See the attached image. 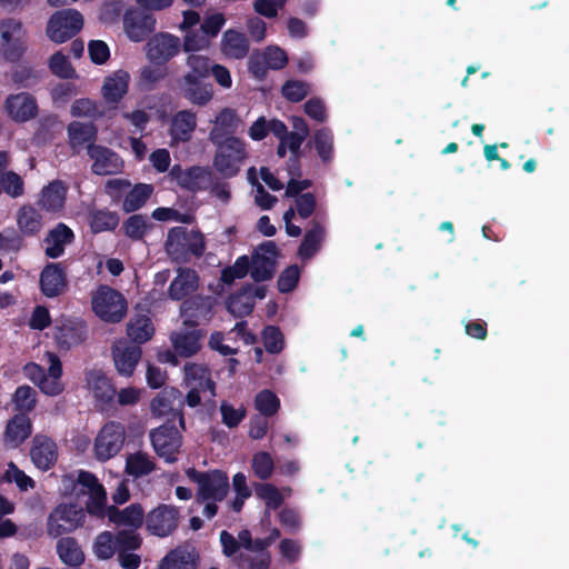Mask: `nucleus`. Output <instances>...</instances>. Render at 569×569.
Segmentation results:
<instances>
[{
  "label": "nucleus",
  "mask_w": 569,
  "mask_h": 569,
  "mask_svg": "<svg viewBox=\"0 0 569 569\" xmlns=\"http://www.w3.org/2000/svg\"><path fill=\"white\" fill-rule=\"evenodd\" d=\"M278 248L273 241L262 242L252 253L250 276L256 282L271 280L276 273Z\"/></svg>",
  "instance_id": "15"
},
{
  "label": "nucleus",
  "mask_w": 569,
  "mask_h": 569,
  "mask_svg": "<svg viewBox=\"0 0 569 569\" xmlns=\"http://www.w3.org/2000/svg\"><path fill=\"white\" fill-rule=\"evenodd\" d=\"M186 66L187 72L177 79L179 94L194 106L204 107L213 98V87L208 82V62L202 54L191 53Z\"/></svg>",
  "instance_id": "1"
},
{
  "label": "nucleus",
  "mask_w": 569,
  "mask_h": 569,
  "mask_svg": "<svg viewBox=\"0 0 569 569\" xmlns=\"http://www.w3.org/2000/svg\"><path fill=\"white\" fill-rule=\"evenodd\" d=\"M4 480L8 482H14L21 491H28L36 487L34 480L26 475L23 470L19 469L13 462L8 465V469L4 473Z\"/></svg>",
  "instance_id": "62"
},
{
  "label": "nucleus",
  "mask_w": 569,
  "mask_h": 569,
  "mask_svg": "<svg viewBox=\"0 0 569 569\" xmlns=\"http://www.w3.org/2000/svg\"><path fill=\"white\" fill-rule=\"evenodd\" d=\"M250 270V260L248 256L243 254L237 258L234 263L226 267L221 271V281L226 284H231L236 279L244 278Z\"/></svg>",
  "instance_id": "55"
},
{
  "label": "nucleus",
  "mask_w": 569,
  "mask_h": 569,
  "mask_svg": "<svg viewBox=\"0 0 569 569\" xmlns=\"http://www.w3.org/2000/svg\"><path fill=\"white\" fill-rule=\"evenodd\" d=\"M66 197L64 183L53 180L42 189L38 204L48 212H59L64 208Z\"/></svg>",
  "instance_id": "33"
},
{
  "label": "nucleus",
  "mask_w": 569,
  "mask_h": 569,
  "mask_svg": "<svg viewBox=\"0 0 569 569\" xmlns=\"http://www.w3.org/2000/svg\"><path fill=\"white\" fill-rule=\"evenodd\" d=\"M253 489L256 496L264 501L267 508L276 510L282 506L283 496L274 485L269 482H256Z\"/></svg>",
  "instance_id": "50"
},
{
  "label": "nucleus",
  "mask_w": 569,
  "mask_h": 569,
  "mask_svg": "<svg viewBox=\"0 0 569 569\" xmlns=\"http://www.w3.org/2000/svg\"><path fill=\"white\" fill-rule=\"evenodd\" d=\"M300 279V269L297 264L288 266L278 277L277 288L281 293L296 289Z\"/></svg>",
  "instance_id": "63"
},
{
  "label": "nucleus",
  "mask_w": 569,
  "mask_h": 569,
  "mask_svg": "<svg viewBox=\"0 0 569 569\" xmlns=\"http://www.w3.org/2000/svg\"><path fill=\"white\" fill-rule=\"evenodd\" d=\"M170 177L181 189L192 193L204 191L212 183L211 170L200 166L182 169L180 164H174L170 170Z\"/></svg>",
  "instance_id": "16"
},
{
  "label": "nucleus",
  "mask_w": 569,
  "mask_h": 569,
  "mask_svg": "<svg viewBox=\"0 0 569 569\" xmlns=\"http://www.w3.org/2000/svg\"><path fill=\"white\" fill-rule=\"evenodd\" d=\"M130 76L124 70H118L104 79L102 96L109 103H119L129 89Z\"/></svg>",
  "instance_id": "32"
},
{
  "label": "nucleus",
  "mask_w": 569,
  "mask_h": 569,
  "mask_svg": "<svg viewBox=\"0 0 569 569\" xmlns=\"http://www.w3.org/2000/svg\"><path fill=\"white\" fill-rule=\"evenodd\" d=\"M199 287V276L190 268H180L177 277L171 281L168 288V296L171 300H184L188 296L197 291Z\"/></svg>",
  "instance_id": "28"
},
{
  "label": "nucleus",
  "mask_w": 569,
  "mask_h": 569,
  "mask_svg": "<svg viewBox=\"0 0 569 569\" xmlns=\"http://www.w3.org/2000/svg\"><path fill=\"white\" fill-rule=\"evenodd\" d=\"M184 381L189 388H197L206 392H209V401L214 405L213 398L216 397V382L211 378L210 369L207 366L198 363H186L184 365Z\"/></svg>",
  "instance_id": "27"
},
{
  "label": "nucleus",
  "mask_w": 569,
  "mask_h": 569,
  "mask_svg": "<svg viewBox=\"0 0 569 569\" xmlns=\"http://www.w3.org/2000/svg\"><path fill=\"white\" fill-rule=\"evenodd\" d=\"M156 465L146 453L137 452L130 455L126 462V471L133 477H142L151 473Z\"/></svg>",
  "instance_id": "51"
},
{
  "label": "nucleus",
  "mask_w": 569,
  "mask_h": 569,
  "mask_svg": "<svg viewBox=\"0 0 569 569\" xmlns=\"http://www.w3.org/2000/svg\"><path fill=\"white\" fill-rule=\"evenodd\" d=\"M222 50L229 57L242 59L249 52V41L243 33L229 29L223 33Z\"/></svg>",
  "instance_id": "44"
},
{
  "label": "nucleus",
  "mask_w": 569,
  "mask_h": 569,
  "mask_svg": "<svg viewBox=\"0 0 569 569\" xmlns=\"http://www.w3.org/2000/svg\"><path fill=\"white\" fill-rule=\"evenodd\" d=\"M204 331L192 328L189 331L176 332L171 336L174 352L180 357L189 358L194 356L201 348V340Z\"/></svg>",
  "instance_id": "31"
},
{
  "label": "nucleus",
  "mask_w": 569,
  "mask_h": 569,
  "mask_svg": "<svg viewBox=\"0 0 569 569\" xmlns=\"http://www.w3.org/2000/svg\"><path fill=\"white\" fill-rule=\"evenodd\" d=\"M169 74V68L159 62H150L140 70L139 87L143 91H152Z\"/></svg>",
  "instance_id": "43"
},
{
  "label": "nucleus",
  "mask_w": 569,
  "mask_h": 569,
  "mask_svg": "<svg viewBox=\"0 0 569 569\" xmlns=\"http://www.w3.org/2000/svg\"><path fill=\"white\" fill-rule=\"evenodd\" d=\"M211 142L216 147L213 157L214 169L223 178L236 177L248 157L246 142L236 136Z\"/></svg>",
  "instance_id": "3"
},
{
  "label": "nucleus",
  "mask_w": 569,
  "mask_h": 569,
  "mask_svg": "<svg viewBox=\"0 0 569 569\" xmlns=\"http://www.w3.org/2000/svg\"><path fill=\"white\" fill-rule=\"evenodd\" d=\"M40 289L47 298H56L62 295L68 287V279L61 263H48L40 274Z\"/></svg>",
  "instance_id": "24"
},
{
  "label": "nucleus",
  "mask_w": 569,
  "mask_h": 569,
  "mask_svg": "<svg viewBox=\"0 0 569 569\" xmlns=\"http://www.w3.org/2000/svg\"><path fill=\"white\" fill-rule=\"evenodd\" d=\"M69 144L73 151H79L87 143L96 144L98 129L92 123L72 121L67 127Z\"/></svg>",
  "instance_id": "34"
},
{
  "label": "nucleus",
  "mask_w": 569,
  "mask_h": 569,
  "mask_svg": "<svg viewBox=\"0 0 569 569\" xmlns=\"http://www.w3.org/2000/svg\"><path fill=\"white\" fill-rule=\"evenodd\" d=\"M57 553L60 560L72 568L81 566L84 561V553L81 546L73 537H61L57 541Z\"/></svg>",
  "instance_id": "39"
},
{
  "label": "nucleus",
  "mask_w": 569,
  "mask_h": 569,
  "mask_svg": "<svg viewBox=\"0 0 569 569\" xmlns=\"http://www.w3.org/2000/svg\"><path fill=\"white\" fill-rule=\"evenodd\" d=\"M309 84L300 80H288L281 88L282 96L290 102H300L309 93Z\"/></svg>",
  "instance_id": "61"
},
{
  "label": "nucleus",
  "mask_w": 569,
  "mask_h": 569,
  "mask_svg": "<svg viewBox=\"0 0 569 569\" xmlns=\"http://www.w3.org/2000/svg\"><path fill=\"white\" fill-rule=\"evenodd\" d=\"M154 333L152 320L147 315H136L127 325V335L134 342L141 345L149 341Z\"/></svg>",
  "instance_id": "41"
},
{
  "label": "nucleus",
  "mask_w": 569,
  "mask_h": 569,
  "mask_svg": "<svg viewBox=\"0 0 569 569\" xmlns=\"http://www.w3.org/2000/svg\"><path fill=\"white\" fill-rule=\"evenodd\" d=\"M240 119L237 112L231 108H223L216 117L214 126L209 132L210 141L227 139L234 136L238 130Z\"/></svg>",
  "instance_id": "35"
},
{
  "label": "nucleus",
  "mask_w": 569,
  "mask_h": 569,
  "mask_svg": "<svg viewBox=\"0 0 569 569\" xmlns=\"http://www.w3.org/2000/svg\"><path fill=\"white\" fill-rule=\"evenodd\" d=\"M150 440L154 452L168 463L178 460L182 446V435L176 422L166 421L150 431Z\"/></svg>",
  "instance_id": "8"
},
{
  "label": "nucleus",
  "mask_w": 569,
  "mask_h": 569,
  "mask_svg": "<svg viewBox=\"0 0 569 569\" xmlns=\"http://www.w3.org/2000/svg\"><path fill=\"white\" fill-rule=\"evenodd\" d=\"M197 128V113L191 110H180L173 114L169 133L176 142H187Z\"/></svg>",
  "instance_id": "30"
},
{
  "label": "nucleus",
  "mask_w": 569,
  "mask_h": 569,
  "mask_svg": "<svg viewBox=\"0 0 569 569\" xmlns=\"http://www.w3.org/2000/svg\"><path fill=\"white\" fill-rule=\"evenodd\" d=\"M87 388L92 393L94 407L100 412H109L114 408L116 387L102 369L86 371Z\"/></svg>",
  "instance_id": "11"
},
{
  "label": "nucleus",
  "mask_w": 569,
  "mask_h": 569,
  "mask_svg": "<svg viewBox=\"0 0 569 569\" xmlns=\"http://www.w3.org/2000/svg\"><path fill=\"white\" fill-rule=\"evenodd\" d=\"M0 188L10 197L18 198L23 194V180L13 171L0 174Z\"/></svg>",
  "instance_id": "64"
},
{
  "label": "nucleus",
  "mask_w": 569,
  "mask_h": 569,
  "mask_svg": "<svg viewBox=\"0 0 569 569\" xmlns=\"http://www.w3.org/2000/svg\"><path fill=\"white\" fill-rule=\"evenodd\" d=\"M88 222L92 233L112 231L119 224V216L108 209H94L89 211Z\"/></svg>",
  "instance_id": "45"
},
{
  "label": "nucleus",
  "mask_w": 569,
  "mask_h": 569,
  "mask_svg": "<svg viewBox=\"0 0 569 569\" xmlns=\"http://www.w3.org/2000/svg\"><path fill=\"white\" fill-rule=\"evenodd\" d=\"M123 26L128 38L140 42L154 31L156 18L140 9H128L123 16Z\"/></svg>",
  "instance_id": "20"
},
{
  "label": "nucleus",
  "mask_w": 569,
  "mask_h": 569,
  "mask_svg": "<svg viewBox=\"0 0 569 569\" xmlns=\"http://www.w3.org/2000/svg\"><path fill=\"white\" fill-rule=\"evenodd\" d=\"M8 116L16 122H27L37 117V99L29 92L9 94L4 101Z\"/></svg>",
  "instance_id": "22"
},
{
  "label": "nucleus",
  "mask_w": 569,
  "mask_h": 569,
  "mask_svg": "<svg viewBox=\"0 0 569 569\" xmlns=\"http://www.w3.org/2000/svg\"><path fill=\"white\" fill-rule=\"evenodd\" d=\"M116 535L110 531H103L96 537L93 550L97 558L107 560L118 552Z\"/></svg>",
  "instance_id": "53"
},
{
  "label": "nucleus",
  "mask_w": 569,
  "mask_h": 569,
  "mask_svg": "<svg viewBox=\"0 0 569 569\" xmlns=\"http://www.w3.org/2000/svg\"><path fill=\"white\" fill-rule=\"evenodd\" d=\"M83 27V17L76 9L56 11L46 27L47 37L54 43H63L73 38Z\"/></svg>",
  "instance_id": "9"
},
{
  "label": "nucleus",
  "mask_w": 569,
  "mask_h": 569,
  "mask_svg": "<svg viewBox=\"0 0 569 569\" xmlns=\"http://www.w3.org/2000/svg\"><path fill=\"white\" fill-rule=\"evenodd\" d=\"M30 458L38 469L48 471L58 460V446L50 437L38 433L32 439Z\"/></svg>",
  "instance_id": "23"
},
{
  "label": "nucleus",
  "mask_w": 569,
  "mask_h": 569,
  "mask_svg": "<svg viewBox=\"0 0 569 569\" xmlns=\"http://www.w3.org/2000/svg\"><path fill=\"white\" fill-rule=\"evenodd\" d=\"M262 342L269 353H280L284 348V337L279 327L267 326L262 331Z\"/></svg>",
  "instance_id": "58"
},
{
  "label": "nucleus",
  "mask_w": 569,
  "mask_h": 569,
  "mask_svg": "<svg viewBox=\"0 0 569 569\" xmlns=\"http://www.w3.org/2000/svg\"><path fill=\"white\" fill-rule=\"evenodd\" d=\"M49 361L48 372L36 363L28 362L22 368L23 376L39 387L41 392L47 396L56 397L63 392L64 385L61 381L62 362L54 352H47Z\"/></svg>",
  "instance_id": "5"
},
{
  "label": "nucleus",
  "mask_w": 569,
  "mask_h": 569,
  "mask_svg": "<svg viewBox=\"0 0 569 569\" xmlns=\"http://www.w3.org/2000/svg\"><path fill=\"white\" fill-rule=\"evenodd\" d=\"M198 557L193 550L179 546L160 561L159 569H197Z\"/></svg>",
  "instance_id": "37"
},
{
  "label": "nucleus",
  "mask_w": 569,
  "mask_h": 569,
  "mask_svg": "<svg viewBox=\"0 0 569 569\" xmlns=\"http://www.w3.org/2000/svg\"><path fill=\"white\" fill-rule=\"evenodd\" d=\"M181 392L173 387L163 388L151 401L150 409L156 417H167L166 421L179 423L181 430L186 429L183 416V401Z\"/></svg>",
  "instance_id": "12"
},
{
  "label": "nucleus",
  "mask_w": 569,
  "mask_h": 569,
  "mask_svg": "<svg viewBox=\"0 0 569 569\" xmlns=\"http://www.w3.org/2000/svg\"><path fill=\"white\" fill-rule=\"evenodd\" d=\"M28 51V31L20 19L0 20V52L10 63H18Z\"/></svg>",
  "instance_id": "4"
},
{
  "label": "nucleus",
  "mask_w": 569,
  "mask_h": 569,
  "mask_svg": "<svg viewBox=\"0 0 569 569\" xmlns=\"http://www.w3.org/2000/svg\"><path fill=\"white\" fill-rule=\"evenodd\" d=\"M186 476L197 485L196 501L198 503L207 500L222 501L230 490L227 472L219 469L200 471L191 467L186 470Z\"/></svg>",
  "instance_id": "2"
},
{
  "label": "nucleus",
  "mask_w": 569,
  "mask_h": 569,
  "mask_svg": "<svg viewBox=\"0 0 569 569\" xmlns=\"http://www.w3.org/2000/svg\"><path fill=\"white\" fill-rule=\"evenodd\" d=\"M179 511L176 507L159 505L146 517L147 530L158 537L171 535L178 527Z\"/></svg>",
  "instance_id": "19"
},
{
  "label": "nucleus",
  "mask_w": 569,
  "mask_h": 569,
  "mask_svg": "<svg viewBox=\"0 0 569 569\" xmlns=\"http://www.w3.org/2000/svg\"><path fill=\"white\" fill-rule=\"evenodd\" d=\"M323 238L325 227L313 219L311 228L307 230L298 248V256L302 260L312 258L319 251Z\"/></svg>",
  "instance_id": "40"
},
{
  "label": "nucleus",
  "mask_w": 569,
  "mask_h": 569,
  "mask_svg": "<svg viewBox=\"0 0 569 569\" xmlns=\"http://www.w3.org/2000/svg\"><path fill=\"white\" fill-rule=\"evenodd\" d=\"M88 336V328L84 320L80 318L62 317L56 320L53 327V339L57 348L68 351L73 347L83 343Z\"/></svg>",
  "instance_id": "14"
},
{
  "label": "nucleus",
  "mask_w": 569,
  "mask_h": 569,
  "mask_svg": "<svg viewBox=\"0 0 569 569\" xmlns=\"http://www.w3.org/2000/svg\"><path fill=\"white\" fill-rule=\"evenodd\" d=\"M114 365L119 375L130 377L141 358L142 350L138 345L114 346L112 350Z\"/></svg>",
  "instance_id": "29"
},
{
  "label": "nucleus",
  "mask_w": 569,
  "mask_h": 569,
  "mask_svg": "<svg viewBox=\"0 0 569 569\" xmlns=\"http://www.w3.org/2000/svg\"><path fill=\"white\" fill-rule=\"evenodd\" d=\"M10 79L13 84L19 88L29 89L39 83L41 74L28 62L16 66L11 73Z\"/></svg>",
  "instance_id": "49"
},
{
  "label": "nucleus",
  "mask_w": 569,
  "mask_h": 569,
  "mask_svg": "<svg viewBox=\"0 0 569 569\" xmlns=\"http://www.w3.org/2000/svg\"><path fill=\"white\" fill-rule=\"evenodd\" d=\"M88 157L92 160L91 171L97 176H112L121 173L124 167L123 160L113 150L100 146H87Z\"/></svg>",
  "instance_id": "17"
},
{
  "label": "nucleus",
  "mask_w": 569,
  "mask_h": 569,
  "mask_svg": "<svg viewBox=\"0 0 569 569\" xmlns=\"http://www.w3.org/2000/svg\"><path fill=\"white\" fill-rule=\"evenodd\" d=\"M306 147H313L323 163L330 162L333 158L332 131L327 127L316 130Z\"/></svg>",
  "instance_id": "46"
},
{
  "label": "nucleus",
  "mask_w": 569,
  "mask_h": 569,
  "mask_svg": "<svg viewBox=\"0 0 569 569\" xmlns=\"http://www.w3.org/2000/svg\"><path fill=\"white\" fill-rule=\"evenodd\" d=\"M109 520L118 526L138 529L143 525L144 511L139 503H132L120 510L114 506L108 508Z\"/></svg>",
  "instance_id": "36"
},
{
  "label": "nucleus",
  "mask_w": 569,
  "mask_h": 569,
  "mask_svg": "<svg viewBox=\"0 0 569 569\" xmlns=\"http://www.w3.org/2000/svg\"><path fill=\"white\" fill-rule=\"evenodd\" d=\"M181 50V41L177 36L160 32L147 42V58L150 62L166 64Z\"/></svg>",
  "instance_id": "18"
},
{
  "label": "nucleus",
  "mask_w": 569,
  "mask_h": 569,
  "mask_svg": "<svg viewBox=\"0 0 569 569\" xmlns=\"http://www.w3.org/2000/svg\"><path fill=\"white\" fill-rule=\"evenodd\" d=\"M251 468L257 478L266 481L271 478L274 470V462L269 452L260 451L253 455Z\"/></svg>",
  "instance_id": "54"
},
{
  "label": "nucleus",
  "mask_w": 569,
  "mask_h": 569,
  "mask_svg": "<svg viewBox=\"0 0 569 569\" xmlns=\"http://www.w3.org/2000/svg\"><path fill=\"white\" fill-rule=\"evenodd\" d=\"M254 407L261 416L272 417L280 408V400L273 391L263 389L256 395Z\"/></svg>",
  "instance_id": "52"
},
{
  "label": "nucleus",
  "mask_w": 569,
  "mask_h": 569,
  "mask_svg": "<svg viewBox=\"0 0 569 569\" xmlns=\"http://www.w3.org/2000/svg\"><path fill=\"white\" fill-rule=\"evenodd\" d=\"M32 433V421L24 412L13 415L7 422L3 442L7 447H20Z\"/></svg>",
  "instance_id": "25"
},
{
  "label": "nucleus",
  "mask_w": 569,
  "mask_h": 569,
  "mask_svg": "<svg viewBox=\"0 0 569 569\" xmlns=\"http://www.w3.org/2000/svg\"><path fill=\"white\" fill-rule=\"evenodd\" d=\"M126 440V429L118 421L107 422L99 431L94 441L96 457L100 461H107L117 456Z\"/></svg>",
  "instance_id": "13"
},
{
  "label": "nucleus",
  "mask_w": 569,
  "mask_h": 569,
  "mask_svg": "<svg viewBox=\"0 0 569 569\" xmlns=\"http://www.w3.org/2000/svg\"><path fill=\"white\" fill-rule=\"evenodd\" d=\"M153 192V186L149 183L134 184L124 196L122 209L124 212H134L142 208Z\"/></svg>",
  "instance_id": "47"
},
{
  "label": "nucleus",
  "mask_w": 569,
  "mask_h": 569,
  "mask_svg": "<svg viewBox=\"0 0 569 569\" xmlns=\"http://www.w3.org/2000/svg\"><path fill=\"white\" fill-rule=\"evenodd\" d=\"M122 229L131 240H141L149 229L148 218L142 214H132L124 220Z\"/></svg>",
  "instance_id": "56"
},
{
  "label": "nucleus",
  "mask_w": 569,
  "mask_h": 569,
  "mask_svg": "<svg viewBox=\"0 0 569 569\" xmlns=\"http://www.w3.org/2000/svg\"><path fill=\"white\" fill-rule=\"evenodd\" d=\"M86 520V512L76 503H60L48 517L47 533L58 538L81 527Z\"/></svg>",
  "instance_id": "10"
},
{
  "label": "nucleus",
  "mask_w": 569,
  "mask_h": 569,
  "mask_svg": "<svg viewBox=\"0 0 569 569\" xmlns=\"http://www.w3.org/2000/svg\"><path fill=\"white\" fill-rule=\"evenodd\" d=\"M210 40L200 30H188L183 37L181 49L189 54L208 49Z\"/></svg>",
  "instance_id": "60"
},
{
  "label": "nucleus",
  "mask_w": 569,
  "mask_h": 569,
  "mask_svg": "<svg viewBox=\"0 0 569 569\" xmlns=\"http://www.w3.org/2000/svg\"><path fill=\"white\" fill-rule=\"evenodd\" d=\"M252 289L253 286L247 283L242 286L237 292L230 295L226 302L227 310L238 318L250 315L254 307V301L251 297Z\"/></svg>",
  "instance_id": "38"
},
{
  "label": "nucleus",
  "mask_w": 569,
  "mask_h": 569,
  "mask_svg": "<svg viewBox=\"0 0 569 569\" xmlns=\"http://www.w3.org/2000/svg\"><path fill=\"white\" fill-rule=\"evenodd\" d=\"M38 393L28 385L19 386L12 395V403L17 413L24 412L27 416L37 407Z\"/></svg>",
  "instance_id": "48"
},
{
  "label": "nucleus",
  "mask_w": 569,
  "mask_h": 569,
  "mask_svg": "<svg viewBox=\"0 0 569 569\" xmlns=\"http://www.w3.org/2000/svg\"><path fill=\"white\" fill-rule=\"evenodd\" d=\"M74 238V232L70 227L63 222L57 223L43 239L44 254L50 259L60 258L64 253L66 246L71 244Z\"/></svg>",
  "instance_id": "26"
},
{
  "label": "nucleus",
  "mask_w": 569,
  "mask_h": 569,
  "mask_svg": "<svg viewBox=\"0 0 569 569\" xmlns=\"http://www.w3.org/2000/svg\"><path fill=\"white\" fill-rule=\"evenodd\" d=\"M166 250L177 259L189 254L201 257L206 250L203 234L198 230H188L186 227H174L168 232Z\"/></svg>",
  "instance_id": "6"
},
{
  "label": "nucleus",
  "mask_w": 569,
  "mask_h": 569,
  "mask_svg": "<svg viewBox=\"0 0 569 569\" xmlns=\"http://www.w3.org/2000/svg\"><path fill=\"white\" fill-rule=\"evenodd\" d=\"M221 421L229 429L237 428L246 418L247 410L243 406L234 408L228 401L223 400L220 405Z\"/></svg>",
  "instance_id": "59"
},
{
  "label": "nucleus",
  "mask_w": 569,
  "mask_h": 569,
  "mask_svg": "<svg viewBox=\"0 0 569 569\" xmlns=\"http://www.w3.org/2000/svg\"><path fill=\"white\" fill-rule=\"evenodd\" d=\"M92 310L103 321L120 322L127 313V300L118 290L101 286L92 297Z\"/></svg>",
  "instance_id": "7"
},
{
  "label": "nucleus",
  "mask_w": 569,
  "mask_h": 569,
  "mask_svg": "<svg viewBox=\"0 0 569 569\" xmlns=\"http://www.w3.org/2000/svg\"><path fill=\"white\" fill-rule=\"evenodd\" d=\"M48 64L50 71L61 79H71L76 74V70L69 61V58L61 51L54 52L49 58Z\"/></svg>",
  "instance_id": "57"
},
{
  "label": "nucleus",
  "mask_w": 569,
  "mask_h": 569,
  "mask_svg": "<svg viewBox=\"0 0 569 569\" xmlns=\"http://www.w3.org/2000/svg\"><path fill=\"white\" fill-rule=\"evenodd\" d=\"M17 224L26 237L38 234L42 228V216L32 206H22L17 213Z\"/></svg>",
  "instance_id": "42"
},
{
  "label": "nucleus",
  "mask_w": 569,
  "mask_h": 569,
  "mask_svg": "<svg viewBox=\"0 0 569 569\" xmlns=\"http://www.w3.org/2000/svg\"><path fill=\"white\" fill-rule=\"evenodd\" d=\"M183 325L190 328L208 321L212 315V299L209 296L196 295L184 299L180 306Z\"/></svg>",
  "instance_id": "21"
}]
</instances>
